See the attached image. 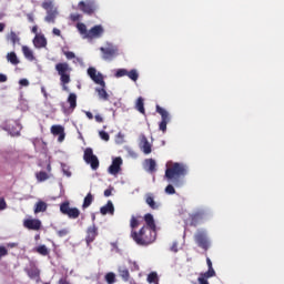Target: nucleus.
Returning <instances> with one entry per match:
<instances>
[{
  "label": "nucleus",
  "mask_w": 284,
  "mask_h": 284,
  "mask_svg": "<svg viewBox=\"0 0 284 284\" xmlns=\"http://www.w3.org/2000/svg\"><path fill=\"white\" fill-rule=\"evenodd\" d=\"M130 237L134 243H136V245L148 247V245L155 243L158 239V231L142 226L139 231L131 230Z\"/></svg>",
  "instance_id": "f257e3e1"
},
{
  "label": "nucleus",
  "mask_w": 284,
  "mask_h": 284,
  "mask_svg": "<svg viewBox=\"0 0 284 284\" xmlns=\"http://www.w3.org/2000/svg\"><path fill=\"white\" fill-rule=\"evenodd\" d=\"M187 174V166L183 163L175 162L166 168L164 179L168 183H172L174 187H181L182 179Z\"/></svg>",
  "instance_id": "f03ea898"
},
{
  "label": "nucleus",
  "mask_w": 284,
  "mask_h": 284,
  "mask_svg": "<svg viewBox=\"0 0 284 284\" xmlns=\"http://www.w3.org/2000/svg\"><path fill=\"white\" fill-rule=\"evenodd\" d=\"M87 73L94 83H97L101 87V88L95 89L99 98L101 100L108 101L109 93L105 90L106 83L104 81L103 74L101 72H98V70L93 67L88 68Z\"/></svg>",
  "instance_id": "7ed1b4c3"
},
{
  "label": "nucleus",
  "mask_w": 284,
  "mask_h": 284,
  "mask_svg": "<svg viewBox=\"0 0 284 284\" xmlns=\"http://www.w3.org/2000/svg\"><path fill=\"white\" fill-rule=\"evenodd\" d=\"M55 71L60 75V82L63 87V90H68L67 84L71 82V68L69 63L62 62V63H57L54 67Z\"/></svg>",
  "instance_id": "20e7f679"
},
{
  "label": "nucleus",
  "mask_w": 284,
  "mask_h": 284,
  "mask_svg": "<svg viewBox=\"0 0 284 284\" xmlns=\"http://www.w3.org/2000/svg\"><path fill=\"white\" fill-rule=\"evenodd\" d=\"M194 242L196 243L197 247L207 252L211 247V240L207 235V232L204 230H197L194 234Z\"/></svg>",
  "instance_id": "39448f33"
},
{
  "label": "nucleus",
  "mask_w": 284,
  "mask_h": 284,
  "mask_svg": "<svg viewBox=\"0 0 284 284\" xmlns=\"http://www.w3.org/2000/svg\"><path fill=\"white\" fill-rule=\"evenodd\" d=\"M60 212L68 219H78L81 214V211L78 207H70V202L65 201L60 204Z\"/></svg>",
  "instance_id": "423d86ee"
},
{
  "label": "nucleus",
  "mask_w": 284,
  "mask_h": 284,
  "mask_svg": "<svg viewBox=\"0 0 284 284\" xmlns=\"http://www.w3.org/2000/svg\"><path fill=\"white\" fill-rule=\"evenodd\" d=\"M41 7L47 11V16L44 18L45 22L54 23L55 18L58 16V11L53 6V2L50 0L43 1Z\"/></svg>",
  "instance_id": "0eeeda50"
},
{
  "label": "nucleus",
  "mask_w": 284,
  "mask_h": 284,
  "mask_svg": "<svg viewBox=\"0 0 284 284\" xmlns=\"http://www.w3.org/2000/svg\"><path fill=\"white\" fill-rule=\"evenodd\" d=\"M83 160L87 164H90L92 170H98L100 166V161L97 155H94L91 148H87L83 152Z\"/></svg>",
  "instance_id": "6e6552de"
},
{
  "label": "nucleus",
  "mask_w": 284,
  "mask_h": 284,
  "mask_svg": "<svg viewBox=\"0 0 284 284\" xmlns=\"http://www.w3.org/2000/svg\"><path fill=\"white\" fill-rule=\"evenodd\" d=\"M155 111L161 115L159 130L165 133L168 130V123L171 121L170 113L165 109L161 108L160 105H156Z\"/></svg>",
  "instance_id": "1a4fd4ad"
},
{
  "label": "nucleus",
  "mask_w": 284,
  "mask_h": 284,
  "mask_svg": "<svg viewBox=\"0 0 284 284\" xmlns=\"http://www.w3.org/2000/svg\"><path fill=\"white\" fill-rule=\"evenodd\" d=\"M78 8L83 13H87V14H90V16H92L98 9L97 2L94 0L80 1L78 3Z\"/></svg>",
  "instance_id": "9d476101"
},
{
  "label": "nucleus",
  "mask_w": 284,
  "mask_h": 284,
  "mask_svg": "<svg viewBox=\"0 0 284 284\" xmlns=\"http://www.w3.org/2000/svg\"><path fill=\"white\" fill-rule=\"evenodd\" d=\"M100 51L102 52V59L105 61H111L119 55V49L114 45L101 47Z\"/></svg>",
  "instance_id": "9b49d317"
},
{
  "label": "nucleus",
  "mask_w": 284,
  "mask_h": 284,
  "mask_svg": "<svg viewBox=\"0 0 284 284\" xmlns=\"http://www.w3.org/2000/svg\"><path fill=\"white\" fill-rule=\"evenodd\" d=\"M85 243L87 245H91V243H93L97 239V236H99V229L95 224H92L90 225L88 229H87V232H85Z\"/></svg>",
  "instance_id": "f8f14e48"
},
{
  "label": "nucleus",
  "mask_w": 284,
  "mask_h": 284,
  "mask_svg": "<svg viewBox=\"0 0 284 284\" xmlns=\"http://www.w3.org/2000/svg\"><path fill=\"white\" fill-rule=\"evenodd\" d=\"M122 164L123 160L121 156L113 159L111 165L108 169L109 174H112V176H116V174L121 172Z\"/></svg>",
  "instance_id": "ddd939ff"
},
{
  "label": "nucleus",
  "mask_w": 284,
  "mask_h": 284,
  "mask_svg": "<svg viewBox=\"0 0 284 284\" xmlns=\"http://www.w3.org/2000/svg\"><path fill=\"white\" fill-rule=\"evenodd\" d=\"M103 33H104V28L101 24H98V26L92 27L88 31L87 39H89V40L99 39L103 36Z\"/></svg>",
  "instance_id": "4468645a"
},
{
  "label": "nucleus",
  "mask_w": 284,
  "mask_h": 284,
  "mask_svg": "<svg viewBox=\"0 0 284 284\" xmlns=\"http://www.w3.org/2000/svg\"><path fill=\"white\" fill-rule=\"evenodd\" d=\"M11 135H20L21 126L17 121H8L3 128Z\"/></svg>",
  "instance_id": "2eb2a0df"
},
{
  "label": "nucleus",
  "mask_w": 284,
  "mask_h": 284,
  "mask_svg": "<svg viewBox=\"0 0 284 284\" xmlns=\"http://www.w3.org/2000/svg\"><path fill=\"white\" fill-rule=\"evenodd\" d=\"M41 221L37 219H27L23 221V227H26L27 230L38 231L41 230Z\"/></svg>",
  "instance_id": "dca6fc26"
},
{
  "label": "nucleus",
  "mask_w": 284,
  "mask_h": 284,
  "mask_svg": "<svg viewBox=\"0 0 284 284\" xmlns=\"http://www.w3.org/2000/svg\"><path fill=\"white\" fill-rule=\"evenodd\" d=\"M50 132L53 135H58V142H63L65 139L64 128L62 125H52Z\"/></svg>",
  "instance_id": "f3484780"
},
{
  "label": "nucleus",
  "mask_w": 284,
  "mask_h": 284,
  "mask_svg": "<svg viewBox=\"0 0 284 284\" xmlns=\"http://www.w3.org/2000/svg\"><path fill=\"white\" fill-rule=\"evenodd\" d=\"M140 148L145 154H150L152 152V145L144 134L140 135Z\"/></svg>",
  "instance_id": "a211bd4d"
},
{
  "label": "nucleus",
  "mask_w": 284,
  "mask_h": 284,
  "mask_svg": "<svg viewBox=\"0 0 284 284\" xmlns=\"http://www.w3.org/2000/svg\"><path fill=\"white\" fill-rule=\"evenodd\" d=\"M68 47H63L61 52L64 54L65 59L73 60V63H83V59L75 55L74 52L68 51Z\"/></svg>",
  "instance_id": "6ab92c4d"
},
{
  "label": "nucleus",
  "mask_w": 284,
  "mask_h": 284,
  "mask_svg": "<svg viewBox=\"0 0 284 284\" xmlns=\"http://www.w3.org/2000/svg\"><path fill=\"white\" fill-rule=\"evenodd\" d=\"M206 216V212L205 211H197L194 214H192L190 216L191 219V225H193L194 227H196L200 223V221H203V219H205Z\"/></svg>",
  "instance_id": "aec40b11"
},
{
  "label": "nucleus",
  "mask_w": 284,
  "mask_h": 284,
  "mask_svg": "<svg viewBox=\"0 0 284 284\" xmlns=\"http://www.w3.org/2000/svg\"><path fill=\"white\" fill-rule=\"evenodd\" d=\"M143 219L145 223L143 227H148L149 230H153L154 232H156V223H155L154 216L151 213H148L144 215Z\"/></svg>",
  "instance_id": "412c9836"
},
{
  "label": "nucleus",
  "mask_w": 284,
  "mask_h": 284,
  "mask_svg": "<svg viewBox=\"0 0 284 284\" xmlns=\"http://www.w3.org/2000/svg\"><path fill=\"white\" fill-rule=\"evenodd\" d=\"M32 42L34 48H38V49L45 48L48 44L47 38L40 34H36Z\"/></svg>",
  "instance_id": "4be33fe9"
},
{
  "label": "nucleus",
  "mask_w": 284,
  "mask_h": 284,
  "mask_svg": "<svg viewBox=\"0 0 284 284\" xmlns=\"http://www.w3.org/2000/svg\"><path fill=\"white\" fill-rule=\"evenodd\" d=\"M115 212L114 205L112 201H108L106 204L102 207H100V214H102L103 216H105L106 214H111V216H113Z\"/></svg>",
  "instance_id": "5701e85b"
},
{
  "label": "nucleus",
  "mask_w": 284,
  "mask_h": 284,
  "mask_svg": "<svg viewBox=\"0 0 284 284\" xmlns=\"http://www.w3.org/2000/svg\"><path fill=\"white\" fill-rule=\"evenodd\" d=\"M144 169L146 172H150V174H153L156 172V161L153 159H146L144 161Z\"/></svg>",
  "instance_id": "b1692460"
},
{
  "label": "nucleus",
  "mask_w": 284,
  "mask_h": 284,
  "mask_svg": "<svg viewBox=\"0 0 284 284\" xmlns=\"http://www.w3.org/2000/svg\"><path fill=\"white\" fill-rule=\"evenodd\" d=\"M119 276L122 278L123 282H129L131 278L130 271L126 266H119L118 268Z\"/></svg>",
  "instance_id": "393cba45"
},
{
  "label": "nucleus",
  "mask_w": 284,
  "mask_h": 284,
  "mask_svg": "<svg viewBox=\"0 0 284 284\" xmlns=\"http://www.w3.org/2000/svg\"><path fill=\"white\" fill-rule=\"evenodd\" d=\"M145 203L149 205L151 210H158L160 207V204H158L154 200V196L152 193H148L145 195Z\"/></svg>",
  "instance_id": "a878e982"
},
{
  "label": "nucleus",
  "mask_w": 284,
  "mask_h": 284,
  "mask_svg": "<svg viewBox=\"0 0 284 284\" xmlns=\"http://www.w3.org/2000/svg\"><path fill=\"white\" fill-rule=\"evenodd\" d=\"M47 210H48V204L43 201H38L34 204L33 213L34 214H40V212H47Z\"/></svg>",
  "instance_id": "bb28decb"
},
{
  "label": "nucleus",
  "mask_w": 284,
  "mask_h": 284,
  "mask_svg": "<svg viewBox=\"0 0 284 284\" xmlns=\"http://www.w3.org/2000/svg\"><path fill=\"white\" fill-rule=\"evenodd\" d=\"M21 50H22L23 57H24L27 60H29V61L36 60V57H34V54H33V51H32L29 47L23 45V47L21 48Z\"/></svg>",
  "instance_id": "cd10ccee"
},
{
  "label": "nucleus",
  "mask_w": 284,
  "mask_h": 284,
  "mask_svg": "<svg viewBox=\"0 0 284 284\" xmlns=\"http://www.w3.org/2000/svg\"><path fill=\"white\" fill-rule=\"evenodd\" d=\"M93 201H94L93 194L88 193L83 199L82 210H87L88 207H90V205H92Z\"/></svg>",
  "instance_id": "c85d7f7f"
},
{
  "label": "nucleus",
  "mask_w": 284,
  "mask_h": 284,
  "mask_svg": "<svg viewBox=\"0 0 284 284\" xmlns=\"http://www.w3.org/2000/svg\"><path fill=\"white\" fill-rule=\"evenodd\" d=\"M6 58H7V61H9L12 65H17L20 63V60L18 59L16 52L7 53Z\"/></svg>",
  "instance_id": "c756f323"
},
{
  "label": "nucleus",
  "mask_w": 284,
  "mask_h": 284,
  "mask_svg": "<svg viewBox=\"0 0 284 284\" xmlns=\"http://www.w3.org/2000/svg\"><path fill=\"white\" fill-rule=\"evenodd\" d=\"M77 99H78V97H77L75 93H70L69 94V97L67 99V102L70 104L71 110H74L77 108V105H78Z\"/></svg>",
  "instance_id": "7c9ffc66"
},
{
  "label": "nucleus",
  "mask_w": 284,
  "mask_h": 284,
  "mask_svg": "<svg viewBox=\"0 0 284 284\" xmlns=\"http://www.w3.org/2000/svg\"><path fill=\"white\" fill-rule=\"evenodd\" d=\"M77 29L83 39H88L89 31L84 23H77Z\"/></svg>",
  "instance_id": "2f4dec72"
},
{
  "label": "nucleus",
  "mask_w": 284,
  "mask_h": 284,
  "mask_svg": "<svg viewBox=\"0 0 284 284\" xmlns=\"http://www.w3.org/2000/svg\"><path fill=\"white\" fill-rule=\"evenodd\" d=\"M135 109L142 113L145 114V108H144V99L139 97L135 103Z\"/></svg>",
  "instance_id": "473e14b6"
},
{
  "label": "nucleus",
  "mask_w": 284,
  "mask_h": 284,
  "mask_svg": "<svg viewBox=\"0 0 284 284\" xmlns=\"http://www.w3.org/2000/svg\"><path fill=\"white\" fill-rule=\"evenodd\" d=\"M7 39L12 43V45H16L20 42V38L14 31H10V33L7 36Z\"/></svg>",
  "instance_id": "72a5a7b5"
},
{
  "label": "nucleus",
  "mask_w": 284,
  "mask_h": 284,
  "mask_svg": "<svg viewBox=\"0 0 284 284\" xmlns=\"http://www.w3.org/2000/svg\"><path fill=\"white\" fill-rule=\"evenodd\" d=\"M36 252L38 254H40L41 256H48L50 254L48 247L44 244L39 245L38 247H36Z\"/></svg>",
  "instance_id": "f704fd0d"
},
{
  "label": "nucleus",
  "mask_w": 284,
  "mask_h": 284,
  "mask_svg": "<svg viewBox=\"0 0 284 284\" xmlns=\"http://www.w3.org/2000/svg\"><path fill=\"white\" fill-rule=\"evenodd\" d=\"M36 179H37V181H39V182H43V181H48L49 175H48L47 172L40 171V172L36 173Z\"/></svg>",
  "instance_id": "c9c22d12"
},
{
  "label": "nucleus",
  "mask_w": 284,
  "mask_h": 284,
  "mask_svg": "<svg viewBox=\"0 0 284 284\" xmlns=\"http://www.w3.org/2000/svg\"><path fill=\"white\" fill-rule=\"evenodd\" d=\"M146 281L149 284H154L159 281V276H158V273L156 272H151L148 277H146Z\"/></svg>",
  "instance_id": "e433bc0d"
},
{
  "label": "nucleus",
  "mask_w": 284,
  "mask_h": 284,
  "mask_svg": "<svg viewBox=\"0 0 284 284\" xmlns=\"http://www.w3.org/2000/svg\"><path fill=\"white\" fill-rule=\"evenodd\" d=\"M104 280H105L106 284H114L116 281V277H115L114 273L110 272V273L105 274Z\"/></svg>",
  "instance_id": "4c0bfd02"
},
{
  "label": "nucleus",
  "mask_w": 284,
  "mask_h": 284,
  "mask_svg": "<svg viewBox=\"0 0 284 284\" xmlns=\"http://www.w3.org/2000/svg\"><path fill=\"white\" fill-rule=\"evenodd\" d=\"M126 75L129 79H131L132 81H138L139 80V73L135 69L128 71Z\"/></svg>",
  "instance_id": "58836bf2"
},
{
  "label": "nucleus",
  "mask_w": 284,
  "mask_h": 284,
  "mask_svg": "<svg viewBox=\"0 0 284 284\" xmlns=\"http://www.w3.org/2000/svg\"><path fill=\"white\" fill-rule=\"evenodd\" d=\"M140 225V221L138 217H135L134 215L131 216L130 220V227L131 230H136V227Z\"/></svg>",
  "instance_id": "ea45409f"
},
{
  "label": "nucleus",
  "mask_w": 284,
  "mask_h": 284,
  "mask_svg": "<svg viewBox=\"0 0 284 284\" xmlns=\"http://www.w3.org/2000/svg\"><path fill=\"white\" fill-rule=\"evenodd\" d=\"M202 274L207 280L216 276V272L214 268H209L205 273Z\"/></svg>",
  "instance_id": "a19ab883"
},
{
  "label": "nucleus",
  "mask_w": 284,
  "mask_h": 284,
  "mask_svg": "<svg viewBox=\"0 0 284 284\" xmlns=\"http://www.w3.org/2000/svg\"><path fill=\"white\" fill-rule=\"evenodd\" d=\"M197 283H199V284H210L209 278H207L206 276H204L203 274H201V275L197 277Z\"/></svg>",
  "instance_id": "79ce46f5"
},
{
  "label": "nucleus",
  "mask_w": 284,
  "mask_h": 284,
  "mask_svg": "<svg viewBox=\"0 0 284 284\" xmlns=\"http://www.w3.org/2000/svg\"><path fill=\"white\" fill-rule=\"evenodd\" d=\"M128 75V70L126 69H119L116 72H115V77L116 78H122V77H125Z\"/></svg>",
  "instance_id": "37998d69"
},
{
  "label": "nucleus",
  "mask_w": 284,
  "mask_h": 284,
  "mask_svg": "<svg viewBox=\"0 0 284 284\" xmlns=\"http://www.w3.org/2000/svg\"><path fill=\"white\" fill-rule=\"evenodd\" d=\"M28 276H29L30 278H37V277L40 276V271H39V270H32V271H30V272L28 273Z\"/></svg>",
  "instance_id": "c03bdc74"
},
{
  "label": "nucleus",
  "mask_w": 284,
  "mask_h": 284,
  "mask_svg": "<svg viewBox=\"0 0 284 284\" xmlns=\"http://www.w3.org/2000/svg\"><path fill=\"white\" fill-rule=\"evenodd\" d=\"M165 193H166V194H176V191H175L173 184H169V185L165 187Z\"/></svg>",
  "instance_id": "a18cd8bd"
},
{
  "label": "nucleus",
  "mask_w": 284,
  "mask_h": 284,
  "mask_svg": "<svg viewBox=\"0 0 284 284\" xmlns=\"http://www.w3.org/2000/svg\"><path fill=\"white\" fill-rule=\"evenodd\" d=\"M99 136L103 140V141H109L110 140V134L105 131H100L99 132Z\"/></svg>",
  "instance_id": "49530a36"
},
{
  "label": "nucleus",
  "mask_w": 284,
  "mask_h": 284,
  "mask_svg": "<svg viewBox=\"0 0 284 284\" xmlns=\"http://www.w3.org/2000/svg\"><path fill=\"white\" fill-rule=\"evenodd\" d=\"M9 251L6 246H0V260L3 258V256H8Z\"/></svg>",
  "instance_id": "de8ad7c7"
},
{
  "label": "nucleus",
  "mask_w": 284,
  "mask_h": 284,
  "mask_svg": "<svg viewBox=\"0 0 284 284\" xmlns=\"http://www.w3.org/2000/svg\"><path fill=\"white\" fill-rule=\"evenodd\" d=\"M57 234H58V236H60V237L68 236L69 230H68V229L59 230V231H57Z\"/></svg>",
  "instance_id": "09e8293b"
},
{
  "label": "nucleus",
  "mask_w": 284,
  "mask_h": 284,
  "mask_svg": "<svg viewBox=\"0 0 284 284\" xmlns=\"http://www.w3.org/2000/svg\"><path fill=\"white\" fill-rule=\"evenodd\" d=\"M113 190H114L113 186H109L108 189H105L103 192L104 196H106V197L112 196Z\"/></svg>",
  "instance_id": "8fccbe9b"
},
{
  "label": "nucleus",
  "mask_w": 284,
  "mask_h": 284,
  "mask_svg": "<svg viewBox=\"0 0 284 284\" xmlns=\"http://www.w3.org/2000/svg\"><path fill=\"white\" fill-rule=\"evenodd\" d=\"M170 251L174 252V253L179 252V243L178 242H173L171 247H170Z\"/></svg>",
  "instance_id": "3c124183"
},
{
  "label": "nucleus",
  "mask_w": 284,
  "mask_h": 284,
  "mask_svg": "<svg viewBox=\"0 0 284 284\" xmlns=\"http://www.w3.org/2000/svg\"><path fill=\"white\" fill-rule=\"evenodd\" d=\"M131 271L132 272H139L140 271V266L136 262H131Z\"/></svg>",
  "instance_id": "603ef678"
},
{
  "label": "nucleus",
  "mask_w": 284,
  "mask_h": 284,
  "mask_svg": "<svg viewBox=\"0 0 284 284\" xmlns=\"http://www.w3.org/2000/svg\"><path fill=\"white\" fill-rule=\"evenodd\" d=\"M70 19L75 22V21H79L81 19V16L79 13H73V14H70Z\"/></svg>",
  "instance_id": "864d4df0"
},
{
  "label": "nucleus",
  "mask_w": 284,
  "mask_h": 284,
  "mask_svg": "<svg viewBox=\"0 0 284 284\" xmlns=\"http://www.w3.org/2000/svg\"><path fill=\"white\" fill-rule=\"evenodd\" d=\"M2 210H7V202L4 199L0 200V211H2Z\"/></svg>",
  "instance_id": "5fc2aeb1"
},
{
  "label": "nucleus",
  "mask_w": 284,
  "mask_h": 284,
  "mask_svg": "<svg viewBox=\"0 0 284 284\" xmlns=\"http://www.w3.org/2000/svg\"><path fill=\"white\" fill-rule=\"evenodd\" d=\"M94 120L98 122V123H102L104 121L103 116L101 114H95L94 115Z\"/></svg>",
  "instance_id": "6e6d98bb"
},
{
  "label": "nucleus",
  "mask_w": 284,
  "mask_h": 284,
  "mask_svg": "<svg viewBox=\"0 0 284 284\" xmlns=\"http://www.w3.org/2000/svg\"><path fill=\"white\" fill-rule=\"evenodd\" d=\"M19 84L23 85V87H28L29 85V81L27 79H21V80H19Z\"/></svg>",
  "instance_id": "4d7b16f0"
},
{
  "label": "nucleus",
  "mask_w": 284,
  "mask_h": 284,
  "mask_svg": "<svg viewBox=\"0 0 284 284\" xmlns=\"http://www.w3.org/2000/svg\"><path fill=\"white\" fill-rule=\"evenodd\" d=\"M52 33H53L54 36L61 37V30L58 29V28L52 29Z\"/></svg>",
  "instance_id": "13d9d810"
},
{
  "label": "nucleus",
  "mask_w": 284,
  "mask_h": 284,
  "mask_svg": "<svg viewBox=\"0 0 284 284\" xmlns=\"http://www.w3.org/2000/svg\"><path fill=\"white\" fill-rule=\"evenodd\" d=\"M206 265L209 270L213 268V263L210 257H206Z\"/></svg>",
  "instance_id": "bf43d9fd"
},
{
  "label": "nucleus",
  "mask_w": 284,
  "mask_h": 284,
  "mask_svg": "<svg viewBox=\"0 0 284 284\" xmlns=\"http://www.w3.org/2000/svg\"><path fill=\"white\" fill-rule=\"evenodd\" d=\"M58 284H71L67 278L62 277L58 281Z\"/></svg>",
  "instance_id": "052dcab7"
},
{
  "label": "nucleus",
  "mask_w": 284,
  "mask_h": 284,
  "mask_svg": "<svg viewBox=\"0 0 284 284\" xmlns=\"http://www.w3.org/2000/svg\"><path fill=\"white\" fill-rule=\"evenodd\" d=\"M8 81V77L0 73V82L3 83V82H7Z\"/></svg>",
  "instance_id": "680f3d73"
},
{
  "label": "nucleus",
  "mask_w": 284,
  "mask_h": 284,
  "mask_svg": "<svg viewBox=\"0 0 284 284\" xmlns=\"http://www.w3.org/2000/svg\"><path fill=\"white\" fill-rule=\"evenodd\" d=\"M85 116H87L88 119H90V120H93V118H94L93 113L90 112V111H85Z\"/></svg>",
  "instance_id": "e2e57ef3"
},
{
  "label": "nucleus",
  "mask_w": 284,
  "mask_h": 284,
  "mask_svg": "<svg viewBox=\"0 0 284 284\" xmlns=\"http://www.w3.org/2000/svg\"><path fill=\"white\" fill-rule=\"evenodd\" d=\"M41 93L43 94L44 98H48V92L44 87H41Z\"/></svg>",
  "instance_id": "0e129e2a"
},
{
  "label": "nucleus",
  "mask_w": 284,
  "mask_h": 284,
  "mask_svg": "<svg viewBox=\"0 0 284 284\" xmlns=\"http://www.w3.org/2000/svg\"><path fill=\"white\" fill-rule=\"evenodd\" d=\"M7 247H10V248H12V247H18V243H8L7 244Z\"/></svg>",
  "instance_id": "69168bd1"
},
{
  "label": "nucleus",
  "mask_w": 284,
  "mask_h": 284,
  "mask_svg": "<svg viewBox=\"0 0 284 284\" xmlns=\"http://www.w3.org/2000/svg\"><path fill=\"white\" fill-rule=\"evenodd\" d=\"M31 32L34 34H38V27L37 26L32 27Z\"/></svg>",
  "instance_id": "338daca9"
},
{
  "label": "nucleus",
  "mask_w": 284,
  "mask_h": 284,
  "mask_svg": "<svg viewBox=\"0 0 284 284\" xmlns=\"http://www.w3.org/2000/svg\"><path fill=\"white\" fill-rule=\"evenodd\" d=\"M6 29V23H0V32L4 31Z\"/></svg>",
  "instance_id": "774afa93"
}]
</instances>
